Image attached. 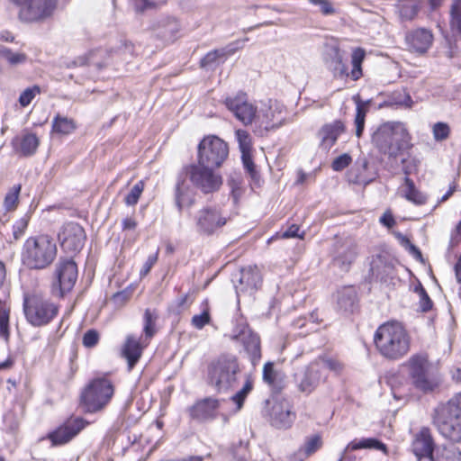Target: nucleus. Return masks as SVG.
Masks as SVG:
<instances>
[{
    "label": "nucleus",
    "mask_w": 461,
    "mask_h": 461,
    "mask_svg": "<svg viewBox=\"0 0 461 461\" xmlns=\"http://www.w3.org/2000/svg\"><path fill=\"white\" fill-rule=\"evenodd\" d=\"M157 316L154 315L150 310L147 309L144 313V328L145 339H149L156 333L155 322Z\"/></svg>",
    "instance_id": "obj_49"
},
{
    "label": "nucleus",
    "mask_w": 461,
    "mask_h": 461,
    "mask_svg": "<svg viewBox=\"0 0 461 461\" xmlns=\"http://www.w3.org/2000/svg\"><path fill=\"white\" fill-rule=\"evenodd\" d=\"M231 339L242 343L254 366L259 361L261 358L260 339L247 324L237 325L233 330Z\"/></svg>",
    "instance_id": "obj_18"
},
{
    "label": "nucleus",
    "mask_w": 461,
    "mask_h": 461,
    "mask_svg": "<svg viewBox=\"0 0 461 461\" xmlns=\"http://www.w3.org/2000/svg\"><path fill=\"white\" fill-rule=\"evenodd\" d=\"M451 130L447 122H438L432 126V134L436 141H443L448 139Z\"/></svg>",
    "instance_id": "obj_51"
},
{
    "label": "nucleus",
    "mask_w": 461,
    "mask_h": 461,
    "mask_svg": "<svg viewBox=\"0 0 461 461\" xmlns=\"http://www.w3.org/2000/svg\"><path fill=\"white\" fill-rule=\"evenodd\" d=\"M314 361L315 363H319L322 374H324L326 369L330 370L335 374H339L343 370L342 363L332 357H319Z\"/></svg>",
    "instance_id": "obj_45"
},
{
    "label": "nucleus",
    "mask_w": 461,
    "mask_h": 461,
    "mask_svg": "<svg viewBox=\"0 0 461 461\" xmlns=\"http://www.w3.org/2000/svg\"><path fill=\"white\" fill-rule=\"evenodd\" d=\"M359 254L357 242L351 238L337 240L332 249V264L340 271L348 272Z\"/></svg>",
    "instance_id": "obj_16"
},
{
    "label": "nucleus",
    "mask_w": 461,
    "mask_h": 461,
    "mask_svg": "<svg viewBox=\"0 0 461 461\" xmlns=\"http://www.w3.org/2000/svg\"><path fill=\"white\" fill-rule=\"evenodd\" d=\"M180 28L179 21L176 17L169 15L157 18L150 26L154 35L166 42L174 41Z\"/></svg>",
    "instance_id": "obj_23"
},
{
    "label": "nucleus",
    "mask_w": 461,
    "mask_h": 461,
    "mask_svg": "<svg viewBox=\"0 0 461 461\" xmlns=\"http://www.w3.org/2000/svg\"><path fill=\"white\" fill-rule=\"evenodd\" d=\"M403 172L408 176L411 171L408 166H404ZM404 181L406 185L405 198L417 205L424 204L427 202V196L416 189L414 183L411 178L406 176Z\"/></svg>",
    "instance_id": "obj_32"
},
{
    "label": "nucleus",
    "mask_w": 461,
    "mask_h": 461,
    "mask_svg": "<svg viewBox=\"0 0 461 461\" xmlns=\"http://www.w3.org/2000/svg\"><path fill=\"white\" fill-rule=\"evenodd\" d=\"M39 146V139L35 134L27 133L23 135L20 140L18 150L23 156L32 155Z\"/></svg>",
    "instance_id": "obj_39"
},
{
    "label": "nucleus",
    "mask_w": 461,
    "mask_h": 461,
    "mask_svg": "<svg viewBox=\"0 0 461 461\" xmlns=\"http://www.w3.org/2000/svg\"><path fill=\"white\" fill-rule=\"evenodd\" d=\"M345 131L346 126L341 120H335L324 124L318 131L320 148L324 151H329Z\"/></svg>",
    "instance_id": "obj_27"
},
{
    "label": "nucleus",
    "mask_w": 461,
    "mask_h": 461,
    "mask_svg": "<svg viewBox=\"0 0 461 461\" xmlns=\"http://www.w3.org/2000/svg\"><path fill=\"white\" fill-rule=\"evenodd\" d=\"M217 52H214L213 50L208 52L202 59H201V66L202 67H207L211 66L212 64L217 62Z\"/></svg>",
    "instance_id": "obj_63"
},
{
    "label": "nucleus",
    "mask_w": 461,
    "mask_h": 461,
    "mask_svg": "<svg viewBox=\"0 0 461 461\" xmlns=\"http://www.w3.org/2000/svg\"><path fill=\"white\" fill-rule=\"evenodd\" d=\"M312 5L315 6H319L320 11L324 15H330L335 14V8L333 5L329 0H308Z\"/></svg>",
    "instance_id": "obj_58"
},
{
    "label": "nucleus",
    "mask_w": 461,
    "mask_h": 461,
    "mask_svg": "<svg viewBox=\"0 0 461 461\" xmlns=\"http://www.w3.org/2000/svg\"><path fill=\"white\" fill-rule=\"evenodd\" d=\"M414 292L419 296V303L421 312H425L429 311L432 308L433 303L424 287L420 284L414 288Z\"/></svg>",
    "instance_id": "obj_53"
},
{
    "label": "nucleus",
    "mask_w": 461,
    "mask_h": 461,
    "mask_svg": "<svg viewBox=\"0 0 461 461\" xmlns=\"http://www.w3.org/2000/svg\"><path fill=\"white\" fill-rule=\"evenodd\" d=\"M202 312L195 314L191 319V324L197 330L203 329L206 325L210 324L212 321L211 307L209 301L205 299L201 304Z\"/></svg>",
    "instance_id": "obj_37"
},
{
    "label": "nucleus",
    "mask_w": 461,
    "mask_h": 461,
    "mask_svg": "<svg viewBox=\"0 0 461 461\" xmlns=\"http://www.w3.org/2000/svg\"><path fill=\"white\" fill-rule=\"evenodd\" d=\"M60 246L67 253L76 254L85 245L86 234L84 228L77 222L65 223L58 234Z\"/></svg>",
    "instance_id": "obj_17"
},
{
    "label": "nucleus",
    "mask_w": 461,
    "mask_h": 461,
    "mask_svg": "<svg viewBox=\"0 0 461 461\" xmlns=\"http://www.w3.org/2000/svg\"><path fill=\"white\" fill-rule=\"evenodd\" d=\"M229 156V146L215 135L205 136L198 144L197 162L218 168Z\"/></svg>",
    "instance_id": "obj_9"
},
{
    "label": "nucleus",
    "mask_w": 461,
    "mask_h": 461,
    "mask_svg": "<svg viewBox=\"0 0 461 461\" xmlns=\"http://www.w3.org/2000/svg\"><path fill=\"white\" fill-rule=\"evenodd\" d=\"M240 373V368L237 357L231 355H222L209 366V384L218 393H227L236 385Z\"/></svg>",
    "instance_id": "obj_5"
},
{
    "label": "nucleus",
    "mask_w": 461,
    "mask_h": 461,
    "mask_svg": "<svg viewBox=\"0 0 461 461\" xmlns=\"http://www.w3.org/2000/svg\"><path fill=\"white\" fill-rule=\"evenodd\" d=\"M356 115L354 123L356 126V136L360 138L365 129L366 116L369 110V102L356 101Z\"/></svg>",
    "instance_id": "obj_36"
},
{
    "label": "nucleus",
    "mask_w": 461,
    "mask_h": 461,
    "mask_svg": "<svg viewBox=\"0 0 461 461\" xmlns=\"http://www.w3.org/2000/svg\"><path fill=\"white\" fill-rule=\"evenodd\" d=\"M267 405L266 417L271 426L278 429H287L292 427L296 419V413L287 400L267 401Z\"/></svg>",
    "instance_id": "obj_14"
},
{
    "label": "nucleus",
    "mask_w": 461,
    "mask_h": 461,
    "mask_svg": "<svg viewBox=\"0 0 461 461\" xmlns=\"http://www.w3.org/2000/svg\"><path fill=\"white\" fill-rule=\"evenodd\" d=\"M352 161V158L351 157L347 154V153H344L339 157H337L332 164H331V167L334 171H341L343 170L344 168H346Z\"/></svg>",
    "instance_id": "obj_59"
},
{
    "label": "nucleus",
    "mask_w": 461,
    "mask_h": 461,
    "mask_svg": "<svg viewBox=\"0 0 461 461\" xmlns=\"http://www.w3.org/2000/svg\"><path fill=\"white\" fill-rule=\"evenodd\" d=\"M338 305L345 312H353L357 303V292L353 287H345L338 293Z\"/></svg>",
    "instance_id": "obj_34"
},
{
    "label": "nucleus",
    "mask_w": 461,
    "mask_h": 461,
    "mask_svg": "<svg viewBox=\"0 0 461 461\" xmlns=\"http://www.w3.org/2000/svg\"><path fill=\"white\" fill-rule=\"evenodd\" d=\"M285 117L282 110L277 105H265L257 110L255 120L253 121V131L255 134L263 137L268 131L281 127Z\"/></svg>",
    "instance_id": "obj_15"
},
{
    "label": "nucleus",
    "mask_w": 461,
    "mask_h": 461,
    "mask_svg": "<svg viewBox=\"0 0 461 461\" xmlns=\"http://www.w3.org/2000/svg\"><path fill=\"white\" fill-rule=\"evenodd\" d=\"M230 454L235 461H249V459L248 445L241 441L230 448Z\"/></svg>",
    "instance_id": "obj_50"
},
{
    "label": "nucleus",
    "mask_w": 461,
    "mask_h": 461,
    "mask_svg": "<svg viewBox=\"0 0 461 461\" xmlns=\"http://www.w3.org/2000/svg\"><path fill=\"white\" fill-rule=\"evenodd\" d=\"M405 366L408 368L411 383L416 390L423 393H431L440 386L441 378L438 374L430 371L426 356L413 355Z\"/></svg>",
    "instance_id": "obj_7"
},
{
    "label": "nucleus",
    "mask_w": 461,
    "mask_h": 461,
    "mask_svg": "<svg viewBox=\"0 0 461 461\" xmlns=\"http://www.w3.org/2000/svg\"><path fill=\"white\" fill-rule=\"evenodd\" d=\"M76 128L74 121L57 115L52 122V131L59 134H69Z\"/></svg>",
    "instance_id": "obj_40"
},
{
    "label": "nucleus",
    "mask_w": 461,
    "mask_h": 461,
    "mask_svg": "<svg viewBox=\"0 0 461 461\" xmlns=\"http://www.w3.org/2000/svg\"><path fill=\"white\" fill-rule=\"evenodd\" d=\"M197 230L211 235L227 223V218L217 207H204L195 216Z\"/></svg>",
    "instance_id": "obj_20"
},
{
    "label": "nucleus",
    "mask_w": 461,
    "mask_h": 461,
    "mask_svg": "<svg viewBox=\"0 0 461 461\" xmlns=\"http://www.w3.org/2000/svg\"><path fill=\"white\" fill-rule=\"evenodd\" d=\"M450 25L452 30L461 37V0H454L450 7Z\"/></svg>",
    "instance_id": "obj_42"
},
{
    "label": "nucleus",
    "mask_w": 461,
    "mask_h": 461,
    "mask_svg": "<svg viewBox=\"0 0 461 461\" xmlns=\"http://www.w3.org/2000/svg\"><path fill=\"white\" fill-rule=\"evenodd\" d=\"M325 375L322 374L319 363L315 361L307 366L303 372L295 375L298 390L305 394L312 393L321 381L325 379Z\"/></svg>",
    "instance_id": "obj_22"
},
{
    "label": "nucleus",
    "mask_w": 461,
    "mask_h": 461,
    "mask_svg": "<svg viewBox=\"0 0 461 461\" xmlns=\"http://www.w3.org/2000/svg\"><path fill=\"white\" fill-rule=\"evenodd\" d=\"M405 41L411 51L423 54L432 45L433 34L429 30L418 28L406 34Z\"/></svg>",
    "instance_id": "obj_26"
},
{
    "label": "nucleus",
    "mask_w": 461,
    "mask_h": 461,
    "mask_svg": "<svg viewBox=\"0 0 461 461\" xmlns=\"http://www.w3.org/2000/svg\"><path fill=\"white\" fill-rule=\"evenodd\" d=\"M220 402L214 398H205L194 404L190 410V417L198 421H206L212 420L217 415V410Z\"/></svg>",
    "instance_id": "obj_29"
},
{
    "label": "nucleus",
    "mask_w": 461,
    "mask_h": 461,
    "mask_svg": "<svg viewBox=\"0 0 461 461\" xmlns=\"http://www.w3.org/2000/svg\"><path fill=\"white\" fill-rule=\"evenodd\" d=\"M363 448L380 450L384 453L387 452L385 444L375 438H363L360 439H354L348 444L346 450L354 451Z\"/></svg>",
    "instance_id": "obj_33"
},
{
    "label": "nucleus",
    "mask_w": 461,
    "mask_h": 461,
    "mask_svg": "<svg viewBox=\"0 0 461 461\" xmlns=\"http://www.w3.org/2000/svg\"><path fill=\"white\" fill-rule=\"evenodd\" d=\"M137 13L142 14L147 9L155 7V3L149 0H131Z\"/></svg>",
    "instance_id": "obj_61"
},
{
    "label": "nucleus",
    "mask_w": 461,
    "mask_h": 461,
    "mask_svg": "<svg viewBox=\"0 0 461 461\" xmlns=\"http://www.w3.org/2000/svg\"><path fill=\"white\" fill-rule=\"evenodd\" d=\"M278 374L274 369V363L267 362L263 366V380L269 385H275Z\"/></svg>",
    "instance_id": "obj_55"
},
{
    "label": "nucleus",
    "mask_w": 461,
    "mask_h": 461,
    "mask_svg": "<svg viewBox=\"0 0 461 461\" xmlns=\"http://www.w3.org/2000/svg\"><path fill=\"white\" fill-rule=\"evenodd\" d=\"M262 284V276L258 267L242 268L240 273L239 285H235L238 295L240 293L253 294Z\"/></svg>",
    "instance_id": "obj_25"
},
{
    "label": "nucleus",
    "mask_w": 461,
    "mask_h": 461,
    "mask_svg": "<svg viewBox=\"0 0 461 461\" xmlns=\"http://www.w3.org/2000/svg\"><path fill=\"white\" fill-rule=\"evenodd\" d=\"M195 203V193L184 180H178L175 188V203L179 212L192 207Z\"/></svg>",
    "instance_id": "obj_30"
},
{
    "label": "nucleus",
    "mask_w": 461,
    "mask_h": 461,
    "mask_svg": "<svg viewBox=\"0 0 461 461\" xmlns=\"http://www.w3.org/2000/svg\"><path fill=\"white\" fill-rule=\"evenodd\" d=\"M243 46L241 41H237L231 42L224 48L213 50L214 52H217V59L221 61H224L227 57L234 54L238 50L241 49Z\"/></svg>",
    "instance_id": "obj_54"
},
{
    "label": "nucleus",
    "mask_w": 461,
    "mask_h": 461,
    "mask_svg": "<svg viewBox=\"0 0 461 461\" xmlns=\"http://www.w3.org/2000/svg\"><path fill=\"white\" fill-rule=\"evenodd\" d=\"M365 56L366 52L361 48H357L352 52L350 77L354 81L362 77V63ZM323 62L334 77L343 78L349 76L348 66L344 60V55L338 46H329L326 48L323 53Z\"/></svg>",
    "instance_id": "obj_6"
},
{
    "label": "nucleus",
    "mask_w": 461,
    "mask_h": 461,
    "mask_svg": "<svg viewBox=\"0 0 461 461\" xmlns=\"http://www.w3.org/2000/svg\"><path fill=\"white\" fill-rule=\"evenodd\" d=\"M88 424L82 418H71L49 434L52 445H63L74 438Z\"/></svg>",
    "instance_id": "obj_21"
},
{
    "label": "nucleus",
    "mask_w": 461,
    "mask_h": 461,
    "mask_svg": "<svg viewBox=\"0 0 461 461\" xmlns=\"http://www.w3.org/2000/svg\"><path fill=\"white\" fill-rule=\"evenodd\" d=\"M20 5L19 17L24 22H37L50 17L57 7V0H12Z\"/></svg>",
    "instance_id": "obj_13"
},
{
    "label": "nucleus",
    "mask_w": 461,
    "mask_h": 461,
    "mask_svg": "<svg viewBox=\"0 0 461 461\" xmlns=\"http://www.w3.org/2000/svg\"><path fill=\"white\" fill-rule=\"evenodd\" d=\"M431 423L446 439L461 442V393L434 408Z\"/></svg>",
    "instance_id": "obj_3"
},
{
    "label": "nucleus",
    "mask_w": 461,
    "mask_h": 461,
    "mask_svg": "<svg viewBox=\"0 0 461 461\" xmlns=\"http://www.w3.org/2000/svg\"><path fill=\"white\" fill-rule=\"evenodd\" d=\"M100 339L99 332L95 330H88L83 336V345L86 348H94Z\"/></svg>",
    "instance_id": "obj_57"
},
{
    "label": "nucleus",
    "mask_w": 461,
    "mask_h": 461,
    "mask_svg": "<svg viewBox=\"0 0 461 461\" xmlns=\"http://www.w3.org/2000/svg\"><path fill=\"white\" fill-rule=\"evenodd\" d=\"M225 104L245 126L252 125L258 109L249 101L246 94L240 93L233 97L226 98Z\"/></svg>",
    "instance_id": "obj_19"
},
{
    "label": "nucleus",
    "mask_w": 461,
    "mask_h": 461,
    "mask_svg": "<svg viewBox=\"0 0 461 461\" xmlns=\"http://www.w3.org/2000/svg\"><path fill=\"white\" fill-rule=\"evenodd\" d=\"M321 447V438L319 435H314L308 438L303 447L298 450V454L302 456L299 461L303 460V457L309 456L310 455L316 452Z\"/></svg>",
    "instance_id": "obj_41"
},
{
    "label": "nucleus",
    "mask_w": 461,
    "mask_h": 461,
    "mask_svg": "<svg viewBox=\"0 0 461 461\" xmlns=\"http://www.w3.org/2000/svg\"><path fill=\"white\" fill-rule=\"evenodd\" d=\"M144 186H145V184L142 180L137 182L132 186L130 193L124 198V202L128 206H134L135 204H137V203L144 190Z\"/></svg>",
    "instance_id": "obj_48"
},
{
    "label": "nucleus",
    "mask_w": 461,
    "mask_h": 461,
    "mask_svg": "<svg viewBox=\"0 0 461 461\" xmlns=\"http://www.w3.org/2000/svg\"><path fill=\"white\" fill-rule=\"evenodd\" d=\"M41 94V88L39 86H33L23 90L19 96V104L22 107L28 106L32 101Z\"/></svg>",
    "instance_id": "obj_52"
},
{
    "label": "nucleus",
    "mask_w": 461,
    "mask_h": 461,
    "mask_svg": "<svg viewBox=\"0 0 461 461\" xmlns=\"http://www.w3.org/2000/svg\"><path fill=\"white\" fill-rule=\"evenodd\" d=\"M431 461H461V451L455 445L442 446L436 449Z\"/></svg>",
    "instance_id": "obj_35"
},
{
    "label": "nucleus",
    "mask_w": 461,
    "mask_h": 461,
    "mask_svg": "<svg viewBox=\"0 0 461 461\" xmlns=\"http://www.w3.org/2000/svg\"><path fill=\"white\" fill-rule=\"evenodd\" d=\"M114 387L112 382L104 377L91 380L80 395V402L84 410L89 413L102 411L112 400Z\"/></svg>",
    "instance_id": "obj_8"
},
{
    "label": "nucleus",
    "mask_w": 461,
    "mask_h": 461,
    "mask_svg": "<svg viewBox=\"0 0 461 461\" xmlns=\"http://www.w3.org/2000/svg\"><path fill=\"white\" fill-rule=\"evenodd\" d=\"M58 246L55 239L49 234L29 237L22 248V262L29 269L43 270L55 261Z\"/></svg>",
    "instance_id": "obj_1"
},
{
    "label": "nucleus",
    "mask_w": 461,
    "mask_h": 461,
    "mask_svg": "<svg viewBox=\"0 0 461 461\" xmlns=\"http://www.w3.org/2000/svg\"><path fill=\"white\" fill-rule=\"evenodd\" d=\"M371 270L373 275L381 280H385L386 276H389L393 272V267L392 265H384L383 270L380 269V267L375 263L372 264Z\"/></svg>",
    "instance_id": "obj_60"
},
{
    "label": "nucleus",
    "mask_w": 461,
    "mask_h": 461,
    "mask_svg": "<svg viewBox=\"0 0 461 461\" xmlns=\"http://www.w3.org/2000/svg\"><path fill=\"white\" fill-rule=\"evenodd\" d=\"M54 280L51 285V294L63 297L70 292L77 279V267L72 259H61L56 266Z\"/></svg>",
    "instance_id": "obj_12"
},
{
    "label": "nucleus",
    "mask_w": 461,
    "mask_h": 461,
    "mask_svg": "<svg viewBox=\"0 0 461 461\" xmlns=\"http://www.w3.org/2000/svg\"><path fill=\"white\" fill-rule=\"evenodd\" d=\"M252 389L253 379L250 375H247L242 388L231 397V400L237 405V410H240L242 408L246 397L252 391Z\"/></svg>",
    "instance_id": "obj_43"
},
{
    "label": "nucleus",
    "mask_w": 461,
    "mask_h": 461,
    "mask_svg": "<svg viewBox=\"0 0 461 461\" xmlns=\"http://www.w3.org/2000/svg\"><path fill=\"white\" fill-rule=\"evenodd\" d=\"M411 136L406 125L401 122H387L380 125L372 135V142L378 150L389 158H397L410 148Z\"/></svg>",
    "instance_id": "obj_4"
},
{
    "label": "nucleus",
    "mask_w": 461,
    "mask_h": 461,
    "mask_svg": "<svg viewBox=\"0 0 461 461\" xmlns=\"http://www.w3.org/2000/svg\"><path fill=\"white\" fill-rule=\"evenodd\" d=\"M157 259H158L157 255L149 256L140 270V275L141 276L147 275L150 271V269L154 266V264L157 262Z\"/></svg>",
    "instance_id": "obj_64"
},
{
    "label": "nucleus",
    "mask_w": 461,
    "mask_h": 461,
    "mask_svg": "<svg viewBox=\"0 0 461 461\" xmlns=\"http://www.w3.org/2000/svg\"><path fill=\"white\" fill-rule=\"evenodd\" d=\"M241 159L243 166L247 172L251 176L252 178H256L258 176L256 166L252 160L251 152L241 153Z\"/></svg>",
    "instance_id": "obj_56"
},
{
    "label": "nucleus",
    "mask_w": 461,
    "mask_h": 461,
    "mask_svg": "<svg viewBox=\"0 0 461 461\" xmlns=\"http://www.w3.org/2000/svg\"><path fill=\"white\" fill-rule=\"evenodd\" d=\"M23 310L27 321L35 327L48 324L59 312L56 304L37 296L25 298Z\"/></svg>",
    "instance_id": "obj_11"
},
{
    "label": "nucleus",
    "mask_w": 461,
    "mask_h": 461,
    "mask_svg": "<svg viewBox=\"0 0 461 461\" xmlns=\"http://www.w3.org/2000/svg\"><path fill=\"white\" fill-rule=\"evenodd\" d=\"M236 139L241 153L252 151V140L249 133L242 129L235 131Z\"/></svg>",
    "instance_id": "obj_47"
},
{
    "label": "nucleus",
    "mask_w": 461,
    "mask_h": 461,
    "mask_svg": "<svg viewBox=\"0 0 461 461\" xmlns=\"http://www.w3.org/2000/svg\"><path fill=\"white\" fill-rule=\"evenodd\" d=\"M215 167L197 162L185 168L190 182L203 194L218 191L222 185V177L214 171Z\"/></svg>",
    "instance_id": "obj_10"
},
{
    "label": "nucleus",
    "mask_w": 461,
    "mask_h": 461,
    "mask_svg": "<svg viewBox=\"0 0 461 461\" xmlns=\"http://www.w3.org/2000/svg\"><path fill=\"white\" fill-rule=\"evenodd\" d=\"M28 221L25 219H21L18 221L14 226V236L17 240L19 239L24 232L27 228Z\"/></svg>",
    "instance_id": "obj_62"
},
{
    "label": "nucleus",
    "mask_w": 461,
    "mask_h": 461,
    "mask_svg": "<svg viewBox=\"0 0 461 461\" xmlns=\"http://www.w3.org/2000/svg\"><path fill=\"white\" fill-rule=\"evenodd\" d=\"M374 342L379 353L392 360L402 357L410 349L408 334L396 321L380 325L375 333Z\"/></svg>",
    "instance_id": "obj_2"
},
{
    "label": "nucleus",
    "mask_w": 461,
    "mask_h": 461,
    "mask_svg": "<svg viewBox=\"0 0 461 461\" xmlns=\"http://www.w3.org/2000/svg\"><path fill=\"white\" fill-rule=\"evenodd\" d=\"M0 59H5L10 66H18L27 61V55L23 52H14L0 44Z\"/></svg>",
    "instance_id": "obj_38"
},
{
    "label": "nucleus",
    "mask_w": 461,
    "mask_h": 461,
    "mask_svg": "<svg viewBox=\"0 0 461 461\" xmlns=\"http://www.w3.org/2000/svg\"><path fill=\"white\" fill-rule=\"evenodd\" d=\"M21 192V185H14L5 194L4 199V207L6 212L14 211L19 203V194Z\"/></svg>",
    "instance_id": "obj_44"
},
{
    "label": "nucleus",
    "mask_w": 461,
    "mask_h": 461,
    "mask_svg": "<svg viewBox=\"0 0 461 461\" xmlns=\"http://www.w3.org/2000/svg\"><path fill=\"white\" fill-rule=\"evenodd\" d=\"M149 341L140 342L134 335H128L122 348V356L127 360L129 370H131L142 356L143 349Z\"/></svg>",
    "instance_id": "obj_28"
},
{
    "label": "nucleus",
    "mask_w": 461,
    "mask_h": 461,
    "mask_svg": "<svg viewBox=\"0 0 461 461\" xmlns=\"http://www.w3.org/2000/svg\"><path fill=\"white\" fill-rule=\"evenodd\" d=\"M423 0H397L395 13L402 22L414 20L421 9Z\"/></svg>",
    "instance_id": "obj_31"
},
{
    "label": "nucleus",
    "mask_w": 461,
    "mask_h": 461,
    "mask_svg": "<svg viewBox=\"0 0 461 461\" xmlns=\"http://www.w3.org/2000/svg\"><path fill=\"white\" fill-rule=\"evenodd\" d=\"M434 439L429 428L422 427L415 435L411 447L414 455L420 459L428 457L434 460Z\"/></svg>",
    "instance_id": "obj_24"
},
{
    "label": "nucleus",
    "mask_w": 461,
    "mask_h": 461,
    "mask_svg": "<svg viewBox=\"0 0 461 461\" xmlns=\"http://www.w3.org/2000/svg\"><path fill=\"white\" fill-rule=\"evenodd\" d=\"M102 53H103V50H92L86 56L77 58L74 60V64H75V66H85V65L95 66V67H97L100 68L103 67V63L100 62L99 60H97L95 58L98 54H102Z\"/></svg>",
    "instance_id": "obj_46"
}]
</instances>
